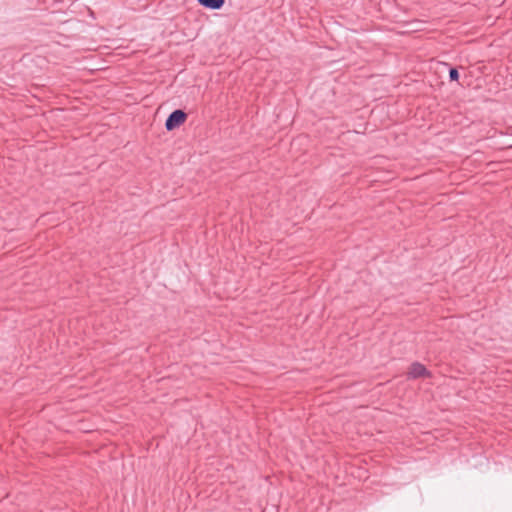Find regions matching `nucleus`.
Listing matches in <instances>:
<instances>
[{"label":"nucleus","mask_w":512,"mask_h":512,"mask_svg":"<svg viewBox=\"0 0 512 512\" xmlns=\"http://www.w3.org/2000/svg\"><path fill=\"white\" fill-rule=\"evenodd\" d=\"M186 119L187 114L181 109H176L167 117L165 121V128L167 131H172L182 125Z\"/></svg>","instance_id":"1"},{"label":"nucleus","mask_w":512,"mask_h":512,"mask_svg":"<svg viewBox=\"0 0 512 512\" xmlns=\"http://www.w3.org/2000/svg\"><path fill=\"white\" fill-rule=\"evenodd\" d=\"M431 372L420 362H413L407 372L408 379L429 378Z\"/></svg>","instance_id":"2"},{"label":"nucleus","mask_w":512,"mask_h":512,"mask_svg":"<svg viewBox=\"0 0 512 512\" xmlns=\"http://www.w3.org/2000/svg\"><path fill=\"white\" fill-rule=\"evenodd\" d=\"M204 8L211 10H219L225 4V0H197Z\"/></svg>","instance_id":"3"},{"label":"nucleus","mask_w":512,"mask_h":512,"mask_svg":"<svg viewBox=\"0 0 512 512\" xmlns=\"http://www.w3.org/2000/svg\"><path fill=\"white\" fill-rule=\"evenodd\" d=\"M450 81H457L459 79V72L456 68L452 67L449 69Z\"/></svg>","instance_id":"4"}]
</instances>
